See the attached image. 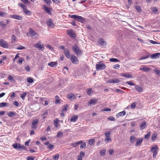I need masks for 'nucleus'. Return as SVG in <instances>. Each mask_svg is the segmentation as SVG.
Segmentation results:
<instances>
[{"label": "nucleus", "instance_id": "31", "mask_svg": "<svg viewBox=\"0 0 160 160\" xmlns=\"http://www.w3.org/2000/svg\"><path fill=\"white\" fill-rule=\"evenodd\" d=\"M16 114H17V113L16 112H11L8 113L7 115L9 117H13L14 116H16Z\"/></svg>", "mask_w": 160, "mask_h": 160}, {"label": "nucleus", "instance_id": "4", "mask_svg": "<svg viewBox=\"0 0 160 160\" xmlns=\"http://www.w3.org/2000/svg\"><path fill=\"white\" fill-rule=\"evenodd\" d=\"M69 16L70 18H72L77 19L78 21L80 22L84 21L85 20V19L84 18L80 16L74 15H69Z\"/></svg>", "mask_w": 160, "mask_h": 160}, {"label": "nucleus", "instance_id": "6", "mask_svg": "<svg viewBox=\"0 0 160 160\" xmlns=\"http://www.w3.org/2000/svg\"><path fill=\"white\" fill-rule=\"evenodd\" d=\"M111 132L110 131H107L105 133V135L106 137V138L105 139V141L106 142H111V139L110 138V134Z\"/></svg>", "mask_w": 160, "mask_h": 160}, {"label": "nucleus", "instance_id": "42", "mask_svg": "<svg viewBox=\"0 0 160 160\" xmlns=\"http://www.w3.org/2000/svg\"><path fill=\"white\" fill-rule=\"evenodd\" d=\"M17 38L14 35H13L12 37V43H14L16 41Z\"/></svg>", "mask_w": 160, "mask_h": 160}, {"label": "nucleus", "instance_id": "16", "mask_svg": "<svg viewBox=\"0 0 160 160\" xmlns=\"http://www.w3.org/2000/svg\"><path fill=\"white\" fill-rule=\"evenodd\" d=\"M68 98L70 100H72L76 98V96L73 94L70 93L67 94Z\"/></svg>", "mask_w": 160, "mask_h": 160}, {"label": "nucleus", "instance_id": "53", "mask_svg": "<svg viewBox=\"0 0 160 160\" xmlns=\"http://www.w3.org/2000/svg\"><path fill=\"white\" fill-rule=\"evenodd\" d=\"M157 135L155 134H154L152 136V141H154L157 137Z\"/></svg>", "mask_w": 160, "mask_h": 160}, {"label": "nucleus", "instance_id": "63", "mask_svg": "<svg viewBox=\"0 0 160 160\" xmlns=\"http://www.w3.org/2000/svg\"><path fill=\"white\" fill-rule=\"evenodd\" d=\"M116 91L118 92V93H121L122 94H123V93H124V92L121 90L120 89H116Z\"/></svg>", "mask_w": 160, "mask_h": 160}, {"label": "nucleus", "instance_id": "59", "mask_svg": "<svg viewBox=\"0 0 160 160\" xmlns=\"http://www.w3.org/2000/svg\"><path fill=\"white\" fill-rule=\"evenodd\" d=\"M113 68L116 69H117L120 68V65L118 64H117L114 65Z\"/></svg>", "mask_w": 160, "mask_h": 160}, {"label": "nucleus", "instance_id": "48", "mask_svg": "<svg viewBox=\"0 0 160 160\" xmlns=\"http://www.w3.org/2000/svg\"><path fill=\"white\" fill-rule=\"evenodd\" d=\"M8 105V103L7 102H2L0 103V107H5Z\"/></svg>", "mask_w": 160, "mask_h": 160}, {"label": "nucleus", "instance_id": "44", "mask_svg": "<svg viewBox=\"0 0 160 160\" xmlns=\"http://www.w3.org/2000/svg\"><path fill=\"white\" fill-rule=\"evenodd\" d=\"M153 71L157 75L160 76V71L159 70L156 68H155L154 69H153Z\"/></svg>", "mask_w": 160, "mask_h": 160}, {"label": "nucleus", "instance_id": "56", "mask_svg": "<svg viewBox=\"0 0 160 160\" xmlns=\"http://www.w3.org/2000/svg\"><path fill=\"white\" fill-rule=\"evenodd\" d=\"M135 8L138 12H140L141 11V8L139 6H136Z\"/></svg>", "mask_w": 160, "mask_h": 160}, {"label": "nucleus", "instance_id": "1", "mask_svg": "<svg viewBox=\"0 0 160 160\" xmlns=\"http://www.w3.org/2000/svg\"><path fill=\"white\" fill-rule=\"evenodd\" d=\"M13 148L18 151H21L22 149H26V148L23 145H22L20 143H15L12 145Z\"/></svg>", "mask_w": 160, "mask_h": 160}, {"label": "nucleus", "instance_id": "45", "mask_svg": "<svg viewBox=\"0 0 160 160\" xmlns=\"http://www.w3.org/2000/svg\"><path fill=\"white\" fill-rule=\"evenodd\" d=\"M53 158L54 160H58L59 158V155L58 154H57L53 156Z\"/></svg>", "mask_w": 160, "mask_h": 160}, {"label": "nucleus", "instance_id": "17", "mask_svg": "<svg viewBox=\"0 0 160 160\" xmlns=\"http://www.w3.org/2000/svg\"><path fill=\"white\" fill-rule=\"evenodd\" d=\"M143 140V138H138L137 139V142L135 144V146L136 147H138L139 146H140L141 143H142V141Z\"/></svg>", "mask_w": 160, "mask_h": 160}, {"label": "nucleus", "instance_id": "40", "mask_svg": "<svg viewBox=\"0 0 160 160\" xmlns=\"http://www.w3.org/2000/svg\"><path fill=\"white\" fill-rule=\"evenodd\" d=\"M54 125L56 128L58 127L59 125V120L58 119H56L54 121Z\"/></svg>", "mask_w": 160, "mask_h": 160}, {"label": "nucleus", "instance_id": "28", "mask_svg": "<svg viewBox=\"0 0 160 160\" xmlns=\"http://www.w3.org/2000/svg\"><path fill=\"white\" fill-rule=\"evenodd\" d=\"M78 119V116L77 115H74L72 117L71 119V122H75Z\"/></svg>", "mask_w": 160, "mask_h": 160}, {"label": "nucleus", "instance_id": "35", "mask_svg": "<svg viewBox=\"0 0 160 160\" xmlns=\"http://www.w3.org/2000/svg\"><path fill=\"white\" fill-rule=\"evenodd\" d=\"M63 135V133L61 131L58 132L57 133V136L55 137V138H60L62 137Z\"/></svg>", "mask_w": 160, "mask_h": 160}, {"label": "nucleus", "instance_id": "26", "mask_svg": "<svg viewBox=\"0 0 160 160\" xmlns=\"http://www.w3.org/2000/svg\"><path fill=\"white\" fill-rule=\"evenodd\" d=\"M158 56H160V53H156L152 54L150 56V58H156L159 57Z\"/></svg>", "mask_w": 160, "mask_h": 160}, {"label": "nucleus", "instance_id": "5", "mask_svg": "<svg viewBox=\"0 0 160 160\" xmlns=\"http://www.w3.org/2000/svg\"><path fill=\"white\" fill-rule=\"evenodd\" d=\"M0 46L4 48H8L9 45L7 42L3 39H0Z\"/></svg>", "mask_w": 160, "mask_h": 160}, {"label": "nucleus", "instance_id": "64", "mask_svg": "<svg viewBox=\"0 0 160 160\" xmlns=\"http://www.w3.org/2000/svg\"><path fill=\"white\" fill-rule=\"evenodd\" d=\"M34 157H28L27 158V160H34Z\"/></svg>", "mask_w": 160, "mask_h": 160}, {"label": "nucleus", "instance_id": "49", "mask_svg": "<svg viewBox=\"0 0 160 160\" xmlns=\"http://www.w3.org/2000/svg\"><path fill=\"white\" fill-rule=\"evenodd\" d=\"M27 80V82L29 83H32L33 82V80L32 78L31 77L28 78Z\"/></svg>", "mask_w": 160, "mask_h": 160}, {"label": "nucleus", "instance_id": "47", "mask_svg": "<svg viewBox=\"0 0 160 160\" xmlns=\"http://www.w3.org/2000/svg\"><path fill=\"white\" fill-rule=\"evenodd\" d=\"M109 61L111 62H119V60L115 58H112L109 60Z\"/></svg>", "mask_w": 160, "mask_h": 160}, {"label": "nucleus", "instance_id": "19", "mask_svg": "<svg viewBox=\"0 0 160 160\" xmlns=\"http://www.w3.org/2000/svg\"><path fill=\"white\" fill-rule=\"evenodd\" d=\"M147 127L146 123L145 122H143L141 123L140 125V128L142 131Z\"/></svg>", "mask_w": 160, "mask_h": 160}, {"label": "nucleus", "instance_id": "38", "mask_svg": "<svg viewBox=\"0 0 160 160\" xmlns=\"http://www.w3.org/2000/svg\"><path fill=\"white\" fill-rule=\"evenodd\" d=\"M105 150H101L100 151V156H104L105 155Z\"/></svg>", "mask_w": 160, "mask_h": 160}, {"label": "nucleus", "instance_id": "10", "mask_svg": "<svg viewBox=\"0 0 160 160\" xmlns=\"http://www.w3.org/2000/svg\"><path fill=\"white\" fill-rule=\"evenodd\" d=\"M38 119L34 120L32 122V123L31 125V128L32 129H35L37 128V127L36 125L38 124Z\"/></svg>", "mask_w": 160, "mask_h": 160}, {"label": "nucleus", "instance_id": "61", "mask_svg": "<svg viewBox=\"0 0 160 160\" xmlns=\"http://www.w3.org/2000/svg\"><path fill=\"white\" fill-rule=\"evenodd\" d=\"M126 83L128 84V85H130V86H132V85H135L134 83L132 82L131 81H129V82H126Z\"/></svg>", "mask_w": 160, "mask_h": 160}, {"label": "nucleus", "instance_id": "50", "mask_svg": "<svg viewBox=\"0 0 160 160\" xmlns=\"http://www.w3.org/2000/svg\"><path fill=\"white\" fill-rule=\"evenodd\" d=\"M88 142L90 145H93L94 143V140L92 139H90L88 141Z\"/></svg>", "mask_w": 160, "mask_h": 160}, {"label": "nucleus", "instance_id": "58", "mask_svg": "<svg viewBox=\"0 0 160 160\" xmlns=\"http://www.w3.org/2000/svg\"><path fill=\"white\" fill-rule=\"evenodd\" d=\"M150 42L151 43L153 44H160V43H159V42H156V41H153V40H150Z\"/></svg>", "mask_w": 160, "mask_h": 160}, {"label": "nucleus", "instance_id": "37", "mask_svg": "<svg viewBox=\"0 0 160 160\" xmlns=\"http://www.w3.org/2000/svg\"><path fill=\"white\" fill-rule=\"evenodd\" d=\"M98 42L102 45H103L106 42L103 39L100 38L98 40Z\"/></svg>", "mask_w": 160, "mask_h": 160}, {"label": "nucleus", "instance_id": "27", "mask_svg": "<svg viewBox=\"0 0 160 160\" xmlns=\"http://www.w3.org/2000/svg\"><path fill=\"white\" fill-rule=\"evenodd\" d=\"M82 142L81 141H80L78 142H74L71 144V145L73 147H76L78 146L79 144L82 143Z\"/></svg>", "mask_w": 160, "mask_h": 160}, {"label": "nucleus", "instance_id": "2", "mask_svg": "<svg viewBox=\"0 0 160 160\" xmlns=\"http://www.w3.org/2000/svg\"><path fill=\"white\" fill-rule=\"evenodd\" d=\"M73 52L78 56H80L82 54V52L79 48L76 45L73 46L72 47Z\"/></svg>", "mask_w": 160, "mask_h": 160}, {"label": "nucleus", "instance_id": "23", "mask_svg": "<svg viewBox=\"0 0 160 160\" xmlns=\"http://www.w3.org/2000/svg\"><path fill=\"white\" fill-rule=\"evenodd\" d=\"M64 54L68 58H69L70 57V55L69 51L68 49H65L64 52Z\"/></svg>", "mask_w": 160, "mask_h": 160}, {"label": "nucleus", "instance_id": "33", "mask_svg": "<svg viewBox=\"0 0 160 160\" xmlns=\"http://www.w3.org/2000/svg\"><path fill=\"white\" fill-rule=\"evenodd\" d=\"M57 63L55 62H52L49 63L48 64V65L52 67H54L57 66Z\"/></svg>", "mask_w": 160, "mask_h": 160}, {"label": "nucleus", "instance_id": "12", "mask_svg": "<svg viewBox=\"0 0 160 160\" xmlns=\"http://www.w3.org/2000/svg\"><path fill=\"white\" fill-rule=\"evenodd\" d=\"M71 60L72 62L74 64H77L78 62V60L76 56L72 55L71 58Z\"/></svg>", "mask_w": 160, "mask_h": 160}, {"label": "nucleus", "instance_id": "54", "mask_svg": "<svg viewBox=\"0 0 160 160\" xmlns=\"http://www.w3.org/2000/svg\"><path fill=\"white\" fill-rule=\"evenodd\" d=\"M67 108H68L67 105H66L64 106L62 109V112H66L67 110Z\"/></svg>", "mask_w": 160, "mask_h": 160}, {"label": "nucleus", "instance_id": "7", "mask_svg": "<svg viewBox=\"0 0 160 160\" xmlns=\"http://www.w3.org/2000/svg\"><path fill=\"white\" fill-rule=\"evenodd\" d=\"M106 66L103 64L98 63L96 64V68L98 70H102L105 68Z\"/></svg>", "mask_w": 160, "mask_h": 160}, {"label": "nucleus", "instance_id": "46", "mask_svg": "<svg viewBox=\"0 0 160 160\" xmlns=\"http://www.w3.org/2000/svg\"><path fill=\"white\" fill-rule=\"evenodd\" d=\"M87 94L90 95H91V94L92 92V88H88V89L87 91Z\"/></svg>", "mask_w": 160, "mask_h": 160}, {"label": "nucleus", "instance_id": "25", "mask_svg": "<svg viewBox=\"0 0 160 160\" xmlns=\"http://www.w3.org/2000/svg\"><path fill=\"white\" fill-rule=\"evenodd\" d=\"M121 75L122 76L127 78H133L132 75L128 73H127L126 74L122 73Z\"/></svg>", "mask_w": 160, "mask_h": 160}, {"label": "nucleus", "instance_id": "41", "mask_svg": "<svg viewBox=\"0 0 160 160\" xmlns=\"http://www.w3.org/2000/svg\"><path fill=\"white\" fill-rule=\"evenodd\" d=\"M7 25V24H5L4 21H2L0 22V26L2 28H4L6 27Z\"/></svg>", "mask_w": 160, "mask_h": 160}, {"label": "nucleus", "instance_id": "20", "mask_svg": "<svg viewBox=\"0 0 160 160\" xmlns=\"http://www.w3.org/2000/svg\"><path fill=\"white\" fill-rule=\"evenodd\" d=\"M68 34L70 37L72 38H75L76 36L75 34L73 32L72 30H69L68 31Z\"/></svg>", "mask_w": 160, "mask_h": 160}, {"label": "nucleus", "instance_id": "34", "mask_svg": "<svg viewBox=\"0 0 160 160\" xmlns=\"http://www.w3.org/2000/svg\"><path fill=\"white\" fill-rule=\"evenodd\" d=\"M151 10L154 13L157 14L158 13V11L156 7L152 8Z\"/></svg>", "mask_w": 160, "mask_h": 160}, {"label": "nucleus", "instance_id": "8", "mask_svg": "<svg viewBox=\"0 0 160 160\" xmlns=\"http://www.w3.org/2000/svg\"><path fill=\"white\" fill-rule=\"evenodd\" d=\"M10 17L12 18L19 20H22V16L17 14L11 15H10Z\"/></svg>", "mask_w": 160, "mask_h": 160}, {"label": "nucleus", "instance_id": "3", "mask_svg": "<svg viewBox=\"0 0 160 160\" xmlns=\"http://www.w3.org/2000/svg\"><path fill=\"white\" fill-rule=\"evenodd\" d=\"M158 149L157 145L152 146L151 147V151L153 153V157L155 158L158 154L157 150Z\"/></svg>", "mask_w": 160, "mask_h": 160}, {"label": "nucleus", "instance_id": "43", "mask_svg": "<svg viewBox=\"0 0 160 160\" xmlns=\"http://www.w3.org/2000/svg\"><path fill=\"white\" fill-rule=\"evenodd\" d=\"M151 135V132H148L147 134L144 135V138L148 139L150 137Z\"/></svg>", "mask_w": 160, "mask_h": 160}, {"label": "nucleus", "instance_id": "29", "mask_svg": "<svg viewBox=\"0 0 160 160\" xmlns=\"http://www.w3.org/2000/svg\"><path fill=\"white\" fill-rule=\"evenodd\" d=\"M43 9H44V10L48 14H50L51 13V11L50 10V9L46 7V5L44 6Z\"/></svg>", "mask_w": 160, "mask_h": 160}, {"label": "nucleus", "instance_id": "13", "mask_svg": "<svg viewBox=\"0 0 160 160\" xmlns=\"http://www.w3.org/2000/svg\"><path fill=\"white\" fill-rule=\"evenodd\" d=\"M120 81V80L118 79L115 78L113 79L109 80L107 81V82L109 83H119Z\"/></svg>", "mask_w": 160, "mask_h": 160}, {"label": "nucleus", "instance_id": "39", "mask_svg": "<svg viewBox=\"0 0 160 160\" xmlns=\"http://www.w3.org/2000/svg\"><path fill=\"white\" fill-rule=\"evenodd\" d=\"M27 94V93L26 92H23L22 94H21L20 95V96L22 100H24V99L25 98Z\"/></svg>", "mask_w": 160, "mask_h": 160}, {"label": "nucleus", "instance_id": "22", "mask_svg": "<svg viewBox=\"0 0 160 160\" xmlns=\"http://www.w3.org/2000/svg\"><path fill=\"white\" fill-rule=\"evenodd\" d=\"M135 88L139 92H142L143 91L142 88L138 85H135Z\"/></svg>", "mask_w": 160, "mask_h": 160}, {"label": "nucleus", "instance_id": "24", "mask_svg": "<svg viewBox=\"0 0 160 160\" xmlns=\"http://www.w3.org/2000/svg\"><path fill=\"white\" fill-rule=\"evenodd\" d=\"M85 156L84 152H80L79 156L78 157V160H82V158Z\"/></svg>", "mask_w": 160, "mask_h": 160}, {"label": "nucleus", "instance_id": "30", "mask_svg": "<svg viewBox=\"0 0 160 160\" xmlns=\"http://www.w3.org/2000/svg\"><path fill=\"white\" fill-rule=\"evenodd\" d=\"M125 112L124 111H123L118 113L116 115V116L117 117H118L119 116H124L125 115Z\"/></svg>", "mask_w": 160, "mask_h": 160}, {"label": "nucleus", "instance_id": "62", "mask_svg": "<svg viewBox=\"0 0 160 160\" xmlns=\"http://www.w3.org/2000/svg\"><path fill=\"white\" fill-rule=\"evenodd\" d=\"M108 119L110 121H115V118L113 117H110L108 118Z\"/></svg>", "mask_w": 160, "mask_h": 160}, {"label": "nucleus", "instance_id": "36", "mask_svg": "<svg viewBox=\"0 0 160 160\" xmlns=\"http://www.w3.org/2000/svg\"><path fill=\"white\" fill-rule=\"evenodd\" d=\"M25 13L28 15H30L31 14V12L30 11H28V9H26V8L24 9L23 10Z\"/></svg>", "mask_w": 160, "mask_h": 160}, {"label": "nucleus", "instance_id": "15", "mask_svg": "<svg viewBox=\"0 0 160 160\" xmlns=\"http://www.w3.org/2000/svg\"><path fill=\"white\" fill-rule=\"evenodd\" d=\"M44 144L47 146L48 148L51 150H52V149L54 148V146L50 144L48 141L45 142H44Z\"/></svg>", "mask_w": 160, "mask_h": 160}, {"label": "nucleus", "instance_id": "18", "mask_svg": "<svg viewBox=\"0 0 160 160\" xmlns=\"http://www.w3.org/2000/svg\"><path fill=\"white\" fill-rule=\"evenodd\" d=\"M97 101V100L96 99H91L89 101V102L88 103V105L89 106H90L91 104L93 105H95L96 102Z\"/></svg>", "mask_w": 160, "mask_h": 160}, {"label": "nucleus", "instance_id": "60", "mask_svg": "<svg viewBox=\"0 0 160 160\" xmlns=\"http://www.w3.org/2000/svg\"><path fill=\"white\" fill-rule=\"evenodd\" d=\"M7 14L6 12H0V16L3 17L5 15Z\"/></svg>", "mask_w": 160, "mask_h": 160}, {"label": "nucleus", "instance_id": "55", "mask_svg": "<svg viewBox=\"0 0 160 160\" xmlns=\"http://www.w3.org/2000/svg\"><path fill=\"white\" fill-rule=\"evenodd\" d=\"M18 5L21 7L22 8H23V10L25 8H27L26 6L25 5H24L22 3H18Z\"/></svg>", "mask_w": 160, "mask_h": 160}, {"label": "nucleus", "instance_id": "52", "mask_svg": "<svg viewBox=\"0 0 160 160\" xmlns=\"http://www.w3.org/2000/svg\"><path fill=\"white\" fill-rule=\"evenodd\" d=\"M136 106V103L133 102L132 103L131 105V108L132 109L134 108Z\"/></svg>", "mask_w": 160, "mask_h": 160}, {"label": "nucleus", "instance_id": "51", "mask_svg": "<svg viewBox=\"0 0 160 160\" xmlns=\"http://www.w3.org/2000/svg\"><path fill=\"white\" fill-rule=\"evenodd\" d=\"M149 57V55L148 54L145 56L142 57V58L138 59V60H141L146 59V58H148Z\"/></svg>", "mask_w": 160, "mask_h": 160}, {"label": "nucleus", "instance_id": "32", "mask_svg": "<svg viewBox=\"0 0 160 160\" xmlns=\"http://www.w3.org/2000/svg\"><path fill=\"white\" fill-rule=\"evenodd\" d=\"M130 141L132 143H133L137 139L134 136H132L130 138Z\"/></svg>", "mask_w": 160, "mask_h": 160}, {"label": "nucleus", "instance_id": "21", "mask_svg": "<svg viewBox=\"0 0 160 160\" xmlns=\"http://www.w3.org/2000/svg\"><path fill=\"white\" fill-rule=\"evenodd\" d=\"M140 70L144 72H147L150 70L151 69L148 67H146L145 66H143L142 67H141L140 68Z\"/></svg>", "mask_w": 160, "mask_h": 160}, {"label": "nucleus", "instance_id": "11", "mask_svg": "<svg viewBox=\"0 0 160 160\" xmlns=\"http://www.w3.org/2000/svg\"><path fill=\"white\" fill-rule=\"evenodd\" d=\"M34 46L36 48L40 49L44 47V45L43 44H41V42L39 41L36 44H34Z\"/></svg>", "mask_w": 160, "mask_h": 160}, {"label": "nucleus", "instance_id": "14", "mask_svg": "<svg viewBox=\"0 0 160 160\" xmlns=\"http://www.w3.org/2000/svg\"><path fill=\"white\" fill-rule=\"evenodd\" d=\"M47 25L49 27L52 28L54 26V24L51 19H49L48 20L47 22Z\"/></svg>", "mask_w": 160, "mask_h": 160}, {"label": "nucleus", "instance_id": "9", "mask_svg": "<svg viewBox=\"0 0 160 160\" xmlns=\"http://www.w3.org/2000/svg\"><path fill=\"white\" fill-rule=\"evenodd\" d=\"M29 33L32 37H37L38 36V34L35 31L31 28L29 29Z\"/></svg>", "mask_w": 160, "mask_h": 160}, {"label": "nucleus", "instance_id": "57", "mask_svg": "<svg viewBox=\"0 0 160 160\" xmlns=\"http://www.w3.org/2000/svg\"><path fill=\"white\" fill-rule=\"evenodd\" d=\"M16 48L18 50H22L24 49H25L26 48L23 46L20 45L18 47Z\"/></svg>", "mask_w": 160, "mask_h": 160}]
</instances>
